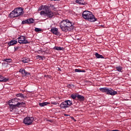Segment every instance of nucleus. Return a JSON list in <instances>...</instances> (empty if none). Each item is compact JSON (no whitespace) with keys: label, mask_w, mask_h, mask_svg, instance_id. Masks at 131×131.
Masks as SVG:
<instances>
[{"label":"nucleus","mask_w":131,"mask_h":131,"mask_svg":"<svg viewBox=\"0 0 131 131\" xmlns=\"http://www.w3.org/2000/svg\"><path fill=\"white\" fill-rule=\"evenodd\" d=\"M20 47H14V51H17L18 49H19Z\"/></svg>","instance_id":"obj_36"},{"label":"nucleus","mask_w":131,"mask_h":131,"mask_svg":"<svg viewBox=\"0 0 131 131\" xmlns=\"http://www.w3.org/2000/svg\"><path fill=\"white\" fill-rule=\"evenodd\" d=\"M69 116V115H67V114H64V116L68 117V116Z\"/></svg>","instance_id":"obj_41"},{"label":"nucleus","mask_w":131,"mask_h":131,"mask_svg":"<svg viewBox=\"0 0 131 131\" xmlns=\"http://www.w3.org/2000/svg\"><path fill=\"white\" fill-rule=\"evenodd\" d=\"M37 58L38 59H40V60H42V57L40 55H37Z\"/></svg>","instance_id":"obj_33"},{"label":"nucleus","mask_w":131,"mask_h":131,"mask_svg":"<svg viewBox=\"0 0 131 131\" xmlns=\"http://www.w3.org/2000/svg\"><path fill=\"white\" fill-rule=\"evenodd\" d=\"M79 95V94H71V97L73 99V100H75L76 98H77L78 96Z\"/></svg>","instance_id":"obj_20"},{"label":"nucleus","mask_w":131,"mask_h":131,"mask_svg":"<svg viewBox=\"0 0 131 131\" xmlns=\"http://www.w3.org/2000/svg\"><path fill=\"white\" fill-rule=\"evenodd\" d=\"M34 120V118L33 117H26L23 120V122L26 125H31Z\"/></svg>","instance_id":"obj_6"},{"label":"nucleus","mask_w":131,"mask_h":131,"mask_svg":"<svg viewBox=\"0 0 131 131\" xmlns=\"http://www.w3.org/2000/svg\"><path fill=\"white\" fill-rule=\"evenodd\" d=\"M51 104H53V105H58L59 104L58 103H57V102H54V101L52 102Z\"/></svg>","instance_id":"obj_35"},{"label":"nucleus","mask_w":131,"mask_h":131,"mask_svg":"<svg viewBox=\"0 0 131 131\" xmlns=\"http://www.w3.org/2000/svg\"><path fill=\"white\" fill-rule=\"evenodd\" d=\"M99 91L103 93H105L108 95L114 96L117 94V92L114 91L111 88H107L106 87L99 89Z\"/></svg>","instance_id":"obj_4"},{"label":"nucleus","mask_w":131,"mask_h":131,"mask_svg":"<svg viewBox=\"0 0 131 131\" xmlns=\"http://www.w3.org/2000/svg\"><path fill=\"white\" fill-rule=\"evenodd\" d=\"M82 17L90 22H95L97 20V19L95 17V16L90 11H85L83 12Z\"/></svg>","instance_id":"obj_2"},{"label":"nucleus","mask_w":131,"mask_h":131,"mask_svg":"<svg viewBox=\"0 0 131 131\" xmlns=\"http://www.w3.org/2000/svg\"><path fill=\"white\" fill-rule=\"evenodd\" d=\"M21 73L24 76H29V75H30V74L29 73L27 72V71H25Z\"/></svg>","instance_id":"obj_24"},{"label":"nucleus","mask_w":131,"mask_h":131,"mask_svg":"<svg viewBox=\"0 0 131 131\" xmlns=\"http://www.w3.org/2000/svg\"><path fill=\"white\" fill-rule=\"evenodd\" d=\"M71 120H74V122H76V120H75V118L73 117H71Z\"/></svg>","instance_id":"obj_38"},{"label":"nucleus","mask_w":131,"mask_h":131,"mask_svg":"<svg viewBox=\"0 0 131 131\" xmlns=\"http://www.w3.org/2000/svg\"><path fill=\"white\" fill-rule=\"evenodd\" d=\"M4 79V77L2 76V75H0V81H2L3 79Z\"/></svg>","instance_id":"obj_37"},{"label":"nucleus","mask_w":131,"mask_h":131,"mask_svg":"<svg viewBox=\"0 0 131 131\" xmlns=\"http://www.w3.org/2000/svg\"><path fill=\"white\" fill-rule=\"evenodd\" d=\"M75 3L80 5H84L85 4L84 0H76Z\"/></svg>","instance_id":"obj_12"},{"label":"nucleus","mask_w":131,"mask_h":131,"mask_svg":"<svg viewBox=\"0 0 131 131\" xmlns=\"http://www.w3.org/2000/svg\"><path fill=\"white\" fill-rule=\"evenodd\" d=\"M77 98H78L79 101H83L84 100V97L82 95H78Z\"/></svg>","instance_id":"obj_15"},{"label":"nucleus","mask_w":131,"mask_h":131,"mask_svg":"<svg viewBox=\"0 0 131 131\" xmlns=\"http://www.w3.org/2000/svg\"><path fill=\"white\" fill-rule=\"evenodd\" d=\"M52 33L56 35H60V32L58 31V29L56 28H53L51 30Z\"/></svg>","instance_id":"obj_9"},{"label":"nucleus","mask_w":131,"mask_h":131,"mask_svg":"<svg viewBox=\"0 0 131 131\" xmlns=\"http://www.w3.org/2000/svg\"><path fill=\"white\" fill-rule=\"evenodd\" d=\"M53 50L56 51H63V48H61L60 47H54V48H53Z\"/></svg>","instance_id":"obj_19"},{"label":"nucleus","mask_w":131,"mask_h":131,"mask_svg":"<svg viewBox=\"0 0 131 131\" xmlns=\"http://www.w3.org/2000/svg\"><path fill=\"white\" fill-rule=\"evenodd\" d=\"M38 53H39V54H40V53H46V51H43V50H39L38 51Z\"/></svg>","instance_id":"obj_32"},{"label":"nucleus","mask_w":131,"mask_h":131,"mask_svg":"<svg viewBox=\"0 0 131 131\" xmlns=\"http://www.w3.org/2000/svg\"><path fill=\"white\" fill-rule=\"evenodd\" d=\"M116 71H117L119 72H122V70H123V68L122 67H117L116 68Z\"/></svg>","instance_id":"obj_21"},{"label":"nucleus","mask_w":131,"mask_h":131,"mask_svg":"<svg viewBox=\"0 0 131 131\" xmlns=\"http://www.w3.org/2000/svg\"><path fill=\"white\" fill-rule=\"evenodd\" d=\"M69 106H70L68 105L67 103H64L63 102H62L61 104H59V107H60L61 109H66Z\"/></svg>","instance_id":"obj_10"},{"label":"nucleus","mask_w":131,"mask_h":131,"mask_svg":"<svg viewBox=\"0 0 131 131\" xmlns=\"http://www.w3.org/2000/svg\"><path fill=\"white\" fill-rule=\"evenodd\" d=\"M95 57H96V58L97 59H104L103 56L99 54L98 53H95Z\"/></svg>","instance_id":"obj_13"},{"label":"nucleus","mask_w":131,"mask_h":131,"mask_svg":"<svg viewBox=\"0 0 131 131\" xmlns=\"http://www.w3.org/2000/svg\"><path fill=\"white\" fill-rule=\"evenodd\" d=\"M49 1H60V0H49Z\"/></svg>","instance_id":"obj_40"},{"label":"nucleus","mask_w":131,"mask_h":131,"mask_svg":"<svg viewBox=\"0 0 131 131\" xmlns=\"http://www.w3.org/2000/svg\"><path fill=\"white\" fill-rule=\"evenodd\" d=\"M48 104H49V103L47 102H42V103H39V105L40 107H44L45 106H47Z\"/></svg>","instance_id":"obj_18"},{"label":"nucleus","mask_w":131,"mask_h":131,"mask_svg":"<svg viewBox=\"0 0 131 131\" xmlns=\"http://www.w3.org/2000/svg\"><path fill=\"white\" fill-rule=\"evenodd\" d=\"M46 11H42L40 12V15H45V16H47L49 18H51L54 17L55 13L51 11V9L49 8L48 6H45Z\"/></svg>","instance_id":"obj_3"},{"label":"nucleus","mask_w":131,"mask_h":131,"mask_svg":"<svg viewBox=\"0 0 131 131\" xmlns=\"http://www.w3.org/2000/svg\"><path fill=\"white\" fill-rule=\"evenodd\" d=\"M44 10L45 11H46V7H45V6H41L40 7H39V9H38V11H41L42 10Z\"/></svg>","instance_id":"obj_23"},{"label":"nucleus","mask_w":131,"mask_h":131,"mask_svg":"<svg viewBox=\"0 0 131 131\" xmlns=\"http://www.w3.org/2000/svg\"><path fill=\"white\" fill-rule=\"evenodd\" d=\"M17 43H18V41H17V40H11V41H10L8 43V47H11L12 46H14L16 45Z\"/></svg>","instance_id":"obj_11"},{"label":"nucleus","mask_w":131,"mask_h":131,"mask_svg":"<svg viewBox=\"0 0 131 131\" xmlns=\"http://www.w3.org/2000/svg\"><path fill=\"white\" fill-rule=\"evenodd\" d=\"M4 61L6 62H12V59L11 58H6L4 59Z\"/></svg>","instance_id":"obj_26"},{"label":"nucleus","mask_w":131,"mask_h":131,"mask_svg":"<svg viewBox=\"0 0 131 131\" xmlns=\"http://www.w3.org/2000/svg\"><path fill=\"white\" fill-rule=\"evenodd\" d=\"M9 80H10L9 78H6L4 77L3 79L2 80V81H1L0 82H6L7 81H9Z\"/></svg>","instance_id":"obj_28"},{"label":"nucleus","mask_w":131,"mask_h":131,"mask_svg":"<svg viewBox=\"0 0 131 131\" xmlns=\"http://www.w3.org/2000/svg\"><path fill=\"white\" fill-rule=\"evenodd\" d=\"M26 72V70H24V69H21L19 70V73H23V72Z\"/></svg>","instance_id":"obj_34"},{"label":"nucleus","mask_w":131,"mask_h":131,"mask_svg":"<svg viewBox=\"0 0 131 131\" xmlns=\"http://www.w3.org/2000/svg\"><path fill=\"white\" fill-rule=\"evenodd\" d=\"M12 12L19 14L20 15H23V9L21 7L14 9Z\"/></svg>","instance_id":"obj_8"},{"label":"nucleus","mask_w":131,"mask_h":131,"mask_svg":"<svg viewBox=\"0 0 131 131\" xmlns=\"http://www.w3.org/2000/svg\"><path fill=\"white\" fill-rule=\"evenodd\" d=\"M26 20L28 21V22L30 24L33 23L34 21L33 18H29V19Z\"/></svg>","instance_id":"obj_29"},{"label":"nucleus","mask_w":131,"mask_h":131,"mask_svg":"<svg viewBox=\"0 0 131 131\" xmlns=\"http://www.w3.org/2000/svg\"><path fill=\"white\" fill-rule=\"evenodd\" d=\"M30 24V23H29L27 20H23V21L21 22V24L24 25V24Z\"/></svg>","instance_id":"obj_31"},{"label":"nucleus","mask_w":131,"mask_h":131,"mask_svg":"<svg viewBox=\"0 0 131 131\" xmlns=\"http://www.w3.org/2000/svg\"><path fill=\"white\" fill-rule=\"evenodd\" d=\"M17 42L20 44L26 45L29 43V42L27 39H26V36H20L17 38Z\"/></svg>","instance_id":"obj_5"},{"label":"nucleus","mask_w":131,"mask_h":131,"mask_svg":"<svg viewBox=\"0 0 131 131\" xmlns=\"http://www.w3.org/2000/svg\"><path fill=\"white\" fill-rule=\"evenodd\" d=\"M41 31H42V30L40 28H35V32H39Z\"/></svg>","instance_id":"obj_30"},{"label":"nucleus","mask_w":131,"mask_h":131,"mask_svg":"<svg viewBox=\"0 0 131 131\" xmlns=\"http://www.w3.org/2000/svg\"><path fill=\"white\" fill-rule=\"evenodd\" d=\"M74 72H78V73H79V72H85V71H84V70H80V69H75V70H74Z\"/></svg>","instance_id":"obj_27"},{"label":"nucleus","mask_w":131,"mask_h":131,"mask_svg":"<svg viewBox=\"0 0 131 131\" xmlns=\"http://www.w3.org/2000/svg\"><path fill=\"white\" fill-rule=\"evenodd\" d=\"M23 104V103L18 102L16 104H13V105L17 107H21Z\"/></svg>","instance_id":"obj_25"},{"label":"nucleus","mask_w":131,"mask_h":131,"mask_svg":"<svg viewBox=\"0 0 131 131\" xmlns=\"http://www.w3.org/2000/svg\"><path fill=\"white\" fill-rule=\"evenodd\" d=\"M63 102L64 103H66L67 105H68L69 106H72V101H70L69 100H65Z\"/></svg>","instance_id":"obj_17"},{"label":"nucleus","mask_w":131,"mask_h":131,"mask_svg":"<svg viewBox=\"0 0 131 131\" xmlns=\"http://www.w3.org/2000/svg\"><path fill=\"white\" fill-rule=\"evenodd\" d=\"M12 100H9V101L8 102V103L9 104H10L11 103H12Z\"/></svg>","instance_id":"obj_39"},{"label":"nucleus","mask_w":131,"mask_h":131,"mask_svg":"<svg viewBox=\"0 0 131 131\" xmlns=\"http://www.w3.org/2000/svg\"><path fill=\"white\" fill-rule=\"evenodd\" d=\"M74 24L68 19L63 20L59 23V28L63 32H68L73 30Z\"/></svg>","instance_id":"obj_1"},{"label":"nucleus","mask_w":131,"mask_h":131,"mask_svg":"<svg viewBox=\"0 0 131 131\" xmlns=\"http://www.w3.org/2000/svg\"><path fill=\"white\" fill-rule=\"evenodd\" d=\"M21 15H20L17 13L14 12L13 11H11V12L8 15V16L10 18H14L18 17L19 16H21Z\"/></svg>","instance_id":"obj_7"},{"label":"nucleus","mask_w":131,"mask_h":131,"mask_svg":"<svg viewBox=\"0 0 131 131\" xmlns=\"http://www.w3.org/2000/svg\"><path fill=\"white\" fill-rule=\"evenodd\" d=\"M16 97H20L21 99H24L25 98V96L24 94H22L21 93L19 94H17L15 95Z\"/></svg>","instance_id":"obj_22"},{"label":"nucleus","mask_w":131,"mask_h":131,"mask_svg":"<svg viewBox=\"0 0 131 131\" xmlns=\"http://www.w3.org/2000/svg\"><path fill=\"white\" fill-rule=\"evenodd\" d=\"M106 131H114V130H110V129H107Z\"/></svg>","instance_id":"obj_42"},{"label":"nucleus","mask_w":131,"mask_h":131,"mask_svg":"<svg viewBox=\"0 0 131 131\" xmlns=\"http://www.w3.org/2000/svg\"><path fill=\"white\" fill-rule=\"evenodd\" d=\"M58 71H60V69L58 68Z\"/></svg>","instance_id":"obj_43"},{"label":"nucleus","mask_w":131,"mask_h":131,"mask_svg":"<svg viewBox=\"0 0 131 131\" xmlns=\"http://www.w3.org/2000/svg\"><path fill=\"white\" fill-rule=\"evenodd\" d=\"M30 61V59L28 57H25L23 58L22 61L23 63H29V62Z\"/></svg>","instance_id":"obj_14"},{"label":"nucleus","mask_w":131,"mask_h":131,"mask_svg":"<svg viewBox=\"0 0 131 131\" xmlns=\"http://www.w3.org/2000/svg\"><path fill=\"white\" fill-rule=\"evenodd\" d=\"M10 107V111L12 112L13 111L14 109L16 107V106L13 105V104H8Z\"/></svg>","instance_id":"obj_16"}]
</instances>
